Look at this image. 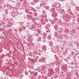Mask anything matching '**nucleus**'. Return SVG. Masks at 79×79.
Masks as SVG:
<instances>
[{"instance_id":"1","label":"nucleus","mask_w":79,"mask_h":79,"mask_svg":"<svg viewBox=\"0 0 79 79\" xmlns=\"http://www.w3.org/2000/svg\"><path fill=\"white\" fill-rule=\"evenodd\" d=\"M45 8L47 9V10H48V9H49V6H46L45 7Z\"/></svg>"},{"instance_id":"2","label":"nucleus","mask_w":79,"mask_h":79,"mask_svg":"<svg viewBox=\"0 0 79 79\" xmlns=\"http://www.w3.org/2000/svg\"><path fill=\"white\" fill-rule=\"evenodd\" d=\"M52 44V42H49V44Z\"/></svg>"},{"instance_id":"3","label":"nucleus","mask_w":79,"mask_h":79,"mask_svg":"<svg viewBox=\"0 0 79 79\" xmlns=\"http://www.w3.org/2000/svg\"><path fill=\"white\" fill-rule=\"evenodd\" d=\"M43 50H46V49H43Z\"/></svg>"},{"instance_id":"4","label":"nucleus","mask_w":79,"mask_h":79,"mask_svg":"<svg viewBox=\"0 0 79 79\" xmlns=\"http://www.w3.org/2000/svg\"><path fill=\"white\" fill-rule=\"evenodd\" d=\"M28 72H31V70H29V71H28Z\"/></svg>"},{"instance_id":"5","label":"nucleus","mask_w":79,"mask_h":79,"mask_svg":"<svg viewBox=\"0 0 79 79\" xmlns=\"http://www.w3.org/2000/svg\"><path fill=\"white\" fill-rule=\"evenodd\" d=\"M37 35H39V34H37Z\"/></svg>"}]
</instances>
